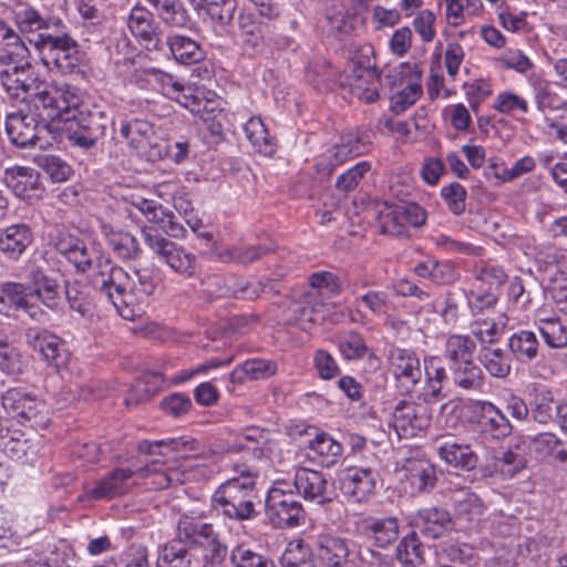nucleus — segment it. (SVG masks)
<instances>
[{"label": "nucleus", "instance_id": "obj_37", "mask_svg": "<svg viewBox=\"0 0 567 567\" xmlns=\"http://www.w3.org/2000/svg\"><path fill=\"white\" fill-rule=\"evenodd\" d=\"M475 342L468 336H450L445 343L444 355L449 361V369L473 361Z\"/></svg>", "mask_w": 567, "mask_h": 567}, {"label": "nucleus", "instance_id": "obj_39", "mask_svg": "<svg viewBox=\"0 0 567 567\" xmlns=\"http://www.w3.org/2000/svg\"><path fill=\"white\" fill-rule=\"evenodd\" d=\"M16 23L22 33L51 32L62 27V21L56 18L44 19L32 9H23L16 13Z\"/></svg>", "mask_w": 567, "mask_h": 567}, {"label": "nucleus", "instance_id": "obj_50", "mask_svg": "<svg viewBox=\"0 0 567 567\" xmlns=\"http://www.w3.org/2000/svg\"><path fill=\"white\" fill-rule=\"evenodd\" d=\"M135 292H142L146 296L155 293L156 289L163 284L164 275L159 267L154 264L145 265L134 270Z\"/></svg>", "mask_w": 567, "mask_h": 567}, {"label": "nucleus", "instance_id": "obj_33", "mask_svg": "<svg viewBox=\"0 0 567 567\" xmlns=\"http://www.w3.org/2000/svg\"><path fill=\"white\" fill-rule=\"evenodd\" d=\"M308 447L312 453L309 454V457L323 467H331L337 464L343 452L341 443L327 433L318 434L309 442Z\"/></svg>", "mask_w": 567, "mask_h": 567}, {"label": "nucleus", "instance_id": "obj_53", "mask_svg": "<svg viewBox=\"0 0 567 567\" xmlns=\"http://www.w3.org/2000/svg\"><path fill=\"white\" fill-rule=\"evenodd\" d=\"M28 440L17 429L3 427L0 425V450L10 457L20 458L25 455Z\"/></svg>", "mask_w": 567, "mask_h": 567}, {"label": "nucleus", "instance_id": "obj_42", "mask_svg": "<svg viewBox=\"0 0 567 567\" xmlns=\"http://www.w3.org/2000/svg\"><path fill=\"white\" fill-rule=\"evenodd\" d=\"M538 340L529 330H520L508 339V348L512 354L523 363L532 362L538 354Z\"/></svg>", "mask_w": 567, "mask_h": 567}, {"label": "nucleus", "instance_id": "obj_43", "mask_svg": "<svg viewBox=\"0 0 567 567\" xmlns=\"http://www.w3.org/2000/svg\"><path fill=\"white\" fill-rule=\"evenodd\" d=\"M424 546L416 532L404 536L396 547V558L404 567H419L424 563Z\"/></svg>", "mask_w": 567, "mask_h": 567}, {"label": "nucleus", "instance_id": "obj_59", "mask_svg": "<svg viewBox=\"0 0 567 567\" xmlns=\"http://www.w3.org/2000/svg\"><path fill=\"white\" fill-rule=\"evenodd\" d=\"M309 285L311 288L321 293L337 296L342 291L340 278L331 271H317L309 276Z\"/></svg>", "mask_w": 567, "mask_h": 567}, {"label": "nucleus", "instance_id": "obj_15", "mask_svg": "<svg viewBox=\"0 0 567 567\" xmlns=\"http://www.w3.org/2000/svg\"><path fill=\"white\" fill-rule=\"evenodd\" d=\"M386 359L394 379L406 391L413 390L420 383L423 372L420 359L413 350L392 346Z\"/></svg>", "mask_w": 567, "mask_h": 567}, {"label": "nucleus", "instance_id": "obj_17", "mask_svg": "<svg viewBox=\"0 0 567 567\" xmlns=\"http://www.w3.org/2000/svg\"><path fill=\"white\" fill-rule=\"evenodd\" d=\"M358 528L378 548H388L399 538V519L394 516H365L358 523Z\"/></svg>", "mask_w": 567, "mask_h": 567}, {"label": "nucleus", "instance_id": "obj_9", "mask_svg": "<svg viewBox=\"0 0 567 567\" xmlns=\"http://www.w3.org/2000/svg\"><path fill=\"white\" fill-rule=\"evenodd\" d=\"M53 243L56 251L81 274L94 269L95 262L101 257L93 241L82 236L79 229H59Z\"/></svg>", "mask_w": 567, "mask_h": 567}, {"label": "nucleus", "instance_id": "obj_31", "mask_svg": "<svg viewBox=\"0 0 567 567\" xmlns=\"http://www.w3.org/2000/svg\"><path fill=\"white\" fill-rule=\"evenodd\" d=\"M318 557L324 567H347L349 564V543L346 538L332 535L319 537Z\"/></svg>", "mask_w": 567, "mask_h": 567}, {"label": "nucleus", "instance_id": "obj_48", "mask_svg": "<svg viewBox=\"0 0 567 567\" xmlns=\"http://www.w3.org/2000/svg\"><path fill=\"white\" fill-rule=\"evenodd\" d=\"M480 359L492 377L504 379L511 372V359L501 348L483 347Z\"/></svg>", "mask_w": 567, "mask_h": 567}, {"label": "nucleus", "instance_id": "obj_63", "mask_svg": "<svg viewBox=\"0 0 567 567\" xmlns=\"http://www.w3.org/2000/svg\"><path fill=\"white\" fill-rule=\"evenodd\" d=\"M161 82H162V91H163L164 95L168 96L172 100L177 101L185 107L190 109L192 112L195 111V109L190 106L189 100H192V102L194 104L197 103V100L194 96H192L190 94L185 93V87L183 84H181L177 81H174L173 76H171L169 74H162Z\"/></svg>", "mask_w": 567, "mask_h": 567}, {"label": "nucleus", "instance_id": "obj_3", "mask_svg": "<svg viewBox=\"0 0 567 567\" xmlns=\"http://www.w3.org/2000/svg\"><path fill=\"white\" fill-rule=\"evenodd\" d=\"M65 25L51 32L37 33L29 42L38 50L42 63L50 70L61 74H70L80 63L79 45L64 30Z\"/></svg>", "mask_w": 567, "mask_h": 567}, {"label": "nucleus", "instance_id": "obj_6", "mask_svg": "<svg viewBox=\"0 0 567 567\" xmlns=\"http://www.w3.org/2000/svg\"><path fill=\"white\" fill-rule=\"evenodd\" d=\"M94 268L97 271L93 277V285L125 317L121 312V306H128L133 301L136 288L134 278L122 267L102 256L95 262Z\"/></svg>", "mask_w": 567, "mask_h": 567}, {"label": "nucleus", "instance_id": "obj_52", "mask_svg": "<svg viewBox=\"0 0 567 567\" xmlns=\"http://www.w3.org/2000/svg\"><path fill=\"white\" fill-rule=\"evenodd\" d=\"M282 567H315L310 547L303 542L290 543L280 558Z\"/></svg>", "mask_w": 567, "mask_h": 567}, {"label": "nucleus", "instance_id": "obj_55", "mask_svg": "<svg viewBox=\"0 0 567 567\" xmlns=\"http://www.w3.org/2000/svg\"><path fill=\"white\" fill-rule=\"evenodd\" d=\"M267 441L268 439L265 430L259 427H249L237 437L234 443V450H251L256 457H261L264 454L261 445L266 444Z\"/></svg>", "mask_w": 567, "mask_h": 567}, {"label": "nucleus", "instance_id": "obj_21", "mask_svg": "<svg viewBox=\"0 0 567 567\" xmlns=\"http://www.w3.org/2000/svg\"><path fill=\"white\" fill-rule=\"evenodd\" d=\"M127 27L141 44L147 50H161L162 41L154 16L144 7L136 6L131 10Z\"/></svg>", "mask_w": 567, "mask_h": 567}, {"label": "nucleus", "instance_id": "obj_13", "mask_svg": "<svg viewBox=\"0 0 567 567\" xmlns=\"http://www.w3.org/2000/svg\"><path fill=\"white\" fill-rule=\"evenodd\" d=\"M431 424V412L424 404L400 401L392 413V426L399 437H414Z\"/></svg>", "mask_w": 567, "mask_h": 567}, {"label": "nucleus", "instance_id": "obj_40", "mask_svg": "<svg viewBox=\"0 0 567 567\" xmlns=\"http://www.w3.org/2000/svg\"><path fill=\"white\" fill-rule=\"evenodd\" d=\"M167 45L174 59L182 64H194L204 59V51L199 44L185 35H171Z\"/></svg>", "mask_w": 567, "mask_h": 567}, {"label": "nucleus", "instance_id": "obj_64", "mask_svg": "<svg viewBox=\"0 0 567 567\" xmlns=\"http://www.w3.org/2000/svg\"><path fill=\"white\" fill-rule=\"evenodd\" d=\"M450 566L470 567L475 559L474 548L467 544H452L443 549Z\"/></svg>", "mask_w": 567, "mask_h": 567}, {"label": "nucleus", "instance_id": "obj_7", "mask_svg": "<svg viewBox=\"0 0 567 567\" xmlns=\"http://www.w3.org/2000/svg\"><path fill=\"white\" fill-rule=\"evenodd\" d=\"M144 241L153 255L177 275L190 279L198 272L197 257L185 247L167 239L152 227L142 229Z\"/></svg>", "mask_w": 567, "mask_h": 567}, {"label": "nucleus", "instance_id": "obj_27", "mask_svg": "<svg viewBox=\"0 0 567 567\" xmlns=\"http://www.w3.org/2000/svg\"><path fill=\"white\" fill-rule=\"evenodd\" d=\"M436 451L445 463L455 468L472 471L477 466L478 456L468 444L447 439L436 442Z\"/></svg>", "mask_w": 567, "mask_h": 567}, {"label": "nucleus", "instance_id": "obj_34", "mask_svg": "<svg viewBox=\"0 0 567 567\" xmlns=\"http://www.w3.org/2000/svg\"><path fill=\"white\" fill-rule=\"evenodd\" d=\"M193 547L182 540L178 530L176 537L162 549L156 567H192Z\"/></svg>", "mask_w": 567, "mask_h": 567}, {"label": "nucleus", "instance_id": "obj_22", "mask_svg": "<svg viewBox=\"0 0 567 567\" xmlns=\"http://www.w3.org/2000/svg\"><path fill=\"white\" fill-rule=\"evenodd\" d=\"M4 182L16 196L32 200L42 196L40 173L30 167H13L6 171Z\"/></svg>", "mask_w": 567, "mask_h": 567}, {"label": "nucleus", "instance_id": "obj_19", "mask_svg": "<svg viewBox=\"0 0 567 567\" xmlns=\"http://www.w3.org/2000/svg\"><path fill=\"white\" fill-rule=\"evenodd\" d=\"M39 130L42 128L40 120L34 114L22 111L6 116V132L12 144L18 147H28L39 140Z\"/></svg>", "mask_w": 567, "mask_h": 567}, {"label": "nucleus", "instance_id": "obj_10", "mask_svg": "<svg viewBox=\"0 0 567 567\" xmlns=\"http://www.w3.org/2000/svg\"><path fill=\"white\" fill-rule=\"evenodd\" d=\"M2 404L25 426L42 431L49 425L50 417L45 403L30 393L10 389L3 394Z\"/></svg>", "mask_w": 567, "mask_h": 567}, {"label": "nucleus", "instance_id": "obj_28", "mask_svg": "<svg viewBox=\"0 0 567 567\" xmlns=\"http://www.w3.org/2000/svg\"><path fill=\"white\" fill-rule=\"evenodd\" d=\"M135 472L131 468H115L96 482L95 486L85 492V496L99 501L111 499L127 491L128 480Z\"/></svg>", "mask_w": 567, "mask_h": 567}, {"label": "nucleus", "instance_id": "obj_4", "mask_svg": "<svg viewBox=\"0 0 567 567\" xmlns=\"http://www.w3.org/2000/svg\"><path fill=\"white\" fill-rule=\"evenodd\" d=\"M27 100L40 120L42 128H47L50 122H62L72 107L80 104L74 87L47 82H37Z\"/></svg>", "mask_w": 567, "mask_h": 567}, {"label": "nucleus", "instance_id": "obj_36", "mask_svg": "<svg viewBox=\"0 0 567 567\" xmlns=\"http://www.w3.org/2000/svg\"><path fill=\"white\" fill-rule=\"evenodd\" d=\"M338 347L346 360H359L368 357L371 365L378 367L379 358L368 348L363 337L355 331L346 332L338 338Z\"/></svg>", "mask_w": 567, "mask_h": 567}, {"label": "nucleus", "instance_id": "obj_32", "mask_svg": "<svg viewBox=\"0 0 567 567\" xmlns=\"http://www.w3.org/2000/svg\"><path fill=\"white\" fill-rule=\"evenodd\" d=\"M348 79L354 94L365 103H373L379 99L375 87H364L363 84H372L380 79L375 68L352 64Z\"/></svg>", "mask_w": 567, "mask_h": 567}, {"label": "nucleus", "instance_id": "obj_45", "mask_svg": "<svg viewBox=\"0 0 567 567\" xmlns=\"http://www.w3.org/2000/svg\"><path fill=\"white\" fill-rule=\"evenodd\" d=\"M30 51L20 39L12 45L4 47L0 53V71L4 69L32 70Z\"/></svg>", "mask_w": 567, "mask_h": 567}, {"label": "nucleus", "instance_id": "obj_18", "mask_svg": "<svg viewBox=\"0 0 567 567\" xmlns=\"http://www.w3.org/2000/svg\"><path fill=\"white\" fill-rule=\"evenodd\" d=\"M398 472L401 478L408 481L417 493H429L437 483L435 465L424 457L405 458Z\"/></svg>", "mask_w": 567, "mask_h": 567}, {"label": "nucleus", "instance_id": "obj_20", "mask_svg": "<svg viewBox=\"0 0 567 567\" xmlns=\"http://www.w3.org/2000/svg\"><path fill=\"white\" fill-rule=\"evenodd\" d=\"M473 423L477 430L495 440H501L512 433V425L508 419L493 403L480 401L475 406Z\"/></svg>", "mask_w": 567, "mask_h": 567}, {"label": "nucleus", "instance_id": "obj_24", "mask_svg": "<svg viewBox=\"0 0 567 567\" xmlns=\"http://www.w3.org/2000/svg\"><path fill=\"white\" fill-rule=\"evenodd\" d=\"M527 466L525 455L513 449H501L494 452L493 462L481 467L484 477L501 476L502 478H513Z\"/></svg>", "mask_w": 567, "mask_h": 567}, {"label": "nucleus", "instance_id": "obj_54", "mask_svg": "<svg viewBox=\"0 0 567 567\" xmlns=\"http://www.w3.org/2000/svg\"><path fill=\"white\" fill-rule=\"evenodd\" d=\"M538 332L550 348L560 349L567 346V327L557 319L542 321Z\"/></svg>", "mask_w": 567, "mask_h": 567}, {"label": "nucleus", "instance_id": "obj_11", "mask_svg": "<svg viewBox=\"0 0 567 567\" xmlns=\"http://www.w3.org/2000/svg\"><path fill=\"white\" fill-rule=\"evenodd\" d=\"M266 516L276 528H291L305 522V509L292 492L274 487L266 499Z\"/></svg>", "mask_w": 567, "mask_h": 567}, {"label": "nucleus", "instance_id": "obj_49", "mask_svg": "<svg viewBox=\"0 0 567 567\" xmlns=\"http://www.w3.org/2000/svg\"><path fill=\"white\" fill-rule=\"evenodd\" d=\"M164 383V377L161 372H147L143 374L136 382L134 388V396L125 400L126 405L137 404L148 400L155 395Z\"/></svg>", "mask_w": 567, "mask_h": 567}, {"label": "nucleus", "instance_id": "obj_12", "mask_svg": "<svg viewBox=\"0 0 567 567\" xmlns=\"http://www.w3.org/2000/svg\"><path fill=\"white\" fill-rule=\"evenodd\" d=\"M378 219L383 234L399 236L406 225L419 227L425 223L426 213L416 203L388 205L379 212Z\"/></svg>", "mask_w": 567, "mask_h": 567}, {"label": "nucleus", "instance_id": "obj_1", "mask_svg": "<svg viewBox=\"0 0 567 567\" xmlns=\"http://www.w3.org/2000/svg\"><path fill=\"white\" fill-rule=\"evenodd\" d=\"M256 499L255 478L246 475L224 482L213 494L212 506L227 519L244 522L258 516Z\"/></svg>", "mask_w": 567, "mask_h": 567}, {"label": "nucleus", "instance_id": "obj_23", "mask_svg": "<svg viewBox=\"0 0 567 567\" xmlns=\"http://www.w3.org/2000/svg\"><path fill=\"white\" fill-rule=\"evenodd\" d=\"M27 342L43 359L55 368L64 365L66 355L64 353L62 340L48 331L47 329L29 328L27 331Z\"/></svg>", "mask_w": 567, "mask_h": 567}, {"label": "nucleus", "instance_id": "obj_51", "mask_svg": "<svg viewBox=\"0 0 567 567\" xmlns=\"http://www.w3.org/2000/svg\"><path fill=\"white\" fill-rule=\"evenodd\" d=\"M109 244L115 255L123 260L136 259L142 252L137 238L130 233H112Z\"/></svg>", "mask_w": 567, "mask_h": 567}, {"label": "nucleus", "instance_id": "obj_58", "mask_svg": "<svg viewBox=\"0 0 567 567\" xmlns=\"http://www.w3.org/2000/svg\"><path fill=\"white\" fill-rule=\"evenodd\" d=\"M321 307L322 303L318 301V296L315 292H307L302 296V299L295 305V319L301 323L317 322V315Z\"/></svg>", "mask_w": 567, "mask_h": 567}, {"label": "nucleus", "instance_id": "obj_2", "mask_svg": "<svg viewBox=\"0 0 567 567\" xmlns=\"http://www.w3.org/2000/svg\"><path fill=\"white\" fill-rule=\"evenodd\" d=\"M178 535L193 549L202 550L200 567H224L228 546L213 524L184 515L178 520Z\"/></svg>", "mask_w": 567, "mask_h": 567}, {"label": "nucleus", "instance_id": "obj_16", "mask_svg": "<svg viewBox=\"0 0 567 567\" xmlns=\"http://www.w3.org/2000/svg\"><path fill=\"white\" fill-rule=\"evenodd\" d=\"M293 486L306 502L323 506L332 501L329 481L322 472L298 467L293 476Z\"/></svg>", "mask_w": 567, "mask_h": 567}, {"label": "nucleus", "instance_id": "obj_47", "mask_svg": "<svg viewBox=\"0 0 567 567\" xmlns=\"http://www.w3.org/2000/svg\"><path fill=\"white\" fill-rule=\"evenodd\" d=\"M158 18L169 27L184 28L190 22V17L181 0H162L153 4Z\"/></svg>", "mask_w": 567, "mask_h": 567}, {"label": "nucleus", "instance_id": "obj_5", "mask_svg": "<svg viewBox=\"0 0 567 567\" xmlns=\"http://www.w3.org/2000/svg\"><path fill=\"white\" fill-rule=\"evenodd\" d=\"M62 122L65 138L73 146L85 151L94 148L113 124L104 112L83 110L79 106L72 107Z\"/></svg>", "mask_w": 567, "mask_h": 567}, {"label": "nucleus", "instance_id": "obj_29", "mask_svg": "<svg viewBox=\"0 0 567 567\" xmlns=\"http://www.w3.org/2000/svg\"><path fill=\"white\" fill-rule=\"evenodd\" d=\"M410 73H413L415 75L416 81L408 82L406 86L403 90L399 91L391 97V110L393 113L398 115L402 114L410 106L415 104V102L423 93L422 85L419 82L422 75L421 69L416 64H414L413 66L408 63H403L400 65L399 75L401 79H404Z\"/></svg>", "mask_w": 567, "mask_h": 567}, {"label": "nucleus", "instance_id": "obj_57", "mask_svg": "<svg viewBox=\"0 0 567 567\" xmlns=\"http://www.w3.org/2000/svg\"><path fill=\"white\" fill-rule=\"evenodd\" d=\"M230 563L234 567H275L271 559L243 546L231 550Z\"/></svg>", "mask_w": 567, "mask_h": 567}, {"label": "nucleus", "instance_id": "obj_60", "mask_svg": "<svg viewBox=\"0 0 567 567\" xmlns=\"http://www.w3.org/2000/svg\"><path fill=\"white\" fill-rule=\"evenodd\" d=\"M441 196L454 215H461L466 208L467 192L460 183L454 182L441 189Z\"/></svg>", "mask_w": 567, "mask_h": 567}, {"label": "nucleus", "instance_id": "obj_26", "mask_svg": "<svg viewBox=\"0 0 567 567\" xmlns=\"http://www.w3.org/2000/svg\"><path fill=\"white\" fill-rule=\"evenodd\" d=\"M414 526L424 537L436 539L453 528V520L445 508L433 506L417 512Z\"/></svg>", "mask_w": 567, "mask_h": 567}, {"label": "nucleus", "instance_id": "obj_62", "mask_svg": "<svg viewBox=\"0 0 567 567\" xmlns=\"http://www.w3.org/2000/svg\"><path fill=\"white\" fill-rule=\"evenodd\" d=\"M23 362L20 351L7 340H0V369L8 374L22 371Z\"/></svg>", "mask_w": 567, "mask_h": 567}, {"label": "nucleus", "instance_id": "obj_56", "mask_svg": "<svg viewBox=\"0 0 567 567\" xmlns=\"http://www.w3.org/2000/svg\"><path fill=\"white\" fill-rule=\"evenodd\" d=\"M371 171V163L368 161H362L347 172L341 174L336 181V188L339 192L349 193L354 190L364 176Z\"/></svg>", "mask_w": 567, "mask_h": 567}, {"label": "nucleus", "instance_id": "obj_61", "mask_svg": "<svg viewBox=\"0 0 567 567\" xmlns=\"http://www.w3.org/2000/svg\"><path fill=\"white\" fill-rule=\"evenodd\" d=\"M28 299H31L30 288L22 284L8 281L0 286V303L8 301L17 309H21Z\"/></svg>", "mask_w": 567, "mask_h": 567}, {"label": "nucleus", "instance_id": "obj_25", "mask_svg": "<svg viewBox=\"0 0 567 567\" xmlns=\"http://www.w3.org/2000/svg\"><path fill=\"white\" fill-rule=\"evenodd\" d=\"M33 241V231L27 224H14L0 231V252L17 261Z\"/></svg>", "mask_w": 567, "mask_h": 567}, {"label": "nucleus", "instance_id": "obj_44", "mask_svg": "<svg viewBox=\"0 0 567 567\" xmlns=\"http://www.w3.org/2000/svg\"><path fill=\"white\" fill-rule=\"evenodd\" d=\"M244 131L256 151L267 156H271L275 153L274 138L270 137L267 127L259 117L249 118L244 126Z\"/></svg>", "mask_w": 567, "mask_h": 567}, {"label": "nucleus", "instance_id": "obj_35", "mask_svg": "<svg viewBox=\"0 0 567 567\" xmlns=\"http://www.w3.org/2000/svg\"><path fill=\"white\" fill-rule=\"evenodd\" d=\"M30 295L31 299H37L50 310H55L60 303V285L56 279L37 271L32 276Z\"/></svg>", "mask_w": 567, "mask_h": 567}, {"label": "nucleus", "instance_id": "obj_8", "mask_svg": "<svg viewBox=\"0 0 567 567\" xmlns=\"http://www.w3.org/2000/svg\"><path fill=\"white\" fill-rule=\"evenodd\" d=\"M120 134L135 153L152 163L164 158L168 153V143L155 131L154 125L141 118L124 121Z\"/></svg>", "mask_w": 567, "mask_h": 567}, {"label": "nucleus", "instance_id": "obj_30", "mask_svg": "<svg viewBox=\"0 0 567 567\" xmlns=\"http://www.w3.org/2000/svg\"><path fill=\"white\" fill-rule=\"evenodd\" d=\"M367 150V144L363 143L355 134H343L341 135L340 141L330 151L333 164L329 166L328 164H324L323 161H319L317 164L318 172H322L329 176L336 165H340L348 159L360 156L364 154Z\"/></svg>", "mask_w": 567, "mask_h": 567}, {"label": "nucleus", "instance_id": "obj_46", "mask_svg": "<svg viewBox=\"0 0 567 567\" xmlns=\"http://www.w3.org/2000/svg\"><path fill=\"white\" fill-rule=\"evenodd\" d=\"M454 383L471 391H481L484 385V374L482 369L474 363V361L458 364L450 368Z\"/></svg>", "mask_w": 567, "mask_h": 567}, {"label": "nucleus", "instance_id": "obj_14", "mask_svg": "<svg viewBox=\"0 0 567 567\" xmlns=\"http://www.w3.org/2000/svg\"><path fill=\"white\" fill-rule=\"evenodd\" d=\"M378 473L371 467H350L341 472L339 488L355 503L367 502L375 494Z\"/></svg>", "mask_w": 567, "mask_h": 567}, {"label": "nucleus", "instance_id": "obj_41", "mask_svg": "<svg viewBox=\"0 0 567 567\" xmlns=\"http://www.w3.org/2000/svg\"><path fill=\"white\" fill-rule=\"evenodd\" d=\"M238 27L243 37L244 44L250 48L255 53H262L266 48V25L255 21L249 13H240L238 17Z\"/></svg>", "mask_w": 567, "mask_h": 567}, {"label": "nucleus", "instance_id": "obj_38", "mask_svg": "<svg viewBox=\"0 0 567 567\" xmlns=\"http://www.w3.org/2000/svg\"><path fill=\"white\" fill-rule=\"evenodd\" d=\"M0 82L11 96L19 97L23 93L28 99L38 81L32 78L31 70L4 69L0 71Z\"/></svg>", "mask_w": 567, "mask_h": 567}]
</instances>
